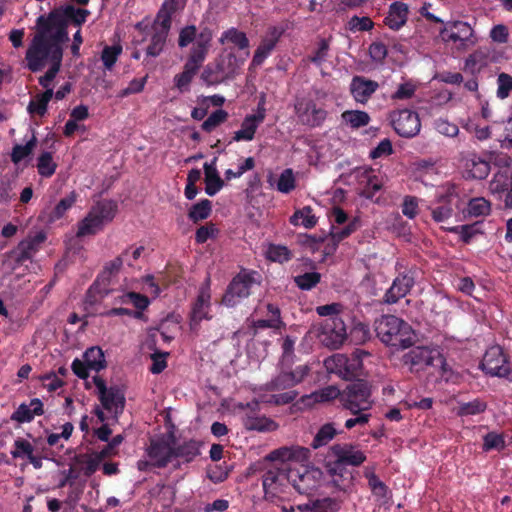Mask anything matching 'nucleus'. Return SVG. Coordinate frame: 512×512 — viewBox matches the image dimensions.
I'll list each match as a JSON object with an SVG mask.
<instances>
[{
	"mask_svg": "<svg viewBox=\"0 0 512 512\" xmlns=\"http://www.w3.org/2000/svg\"><path fill=\"white\" fill-rule=\"evenodd\" d=\"M54 90H45L38 93L28 104L27 110L30 114H37L43 117L47 113V107L53 98Z\"/></svg>",
	"mask_w": 512,
	"mask_h": 512,
	"instance_id": "37",
	"label": "nucleus"
},
{
	"mask_svg": "<svg viewBox=\"0 0 512 512\" xmlns=\"http://www.w3.org/2000/svg\"><path fill=\"white\" fill-rule=\"evenodd\" d=\"M341 119L351 129L365 127L371 120L369 114L361 110H346L341 114Z\"/></svg>",
	"mask_w": 512,
	"mask_h": 512,
	"instance_id": "39",
	"label": "nucleus"
},
{
	"mask_svg": "<svg viewBox=\"0 0 512 512\" xmlns=\"http://www.w3.org/2000/svg\"><path fill=\"white\" fill-rule=\"evenodd\" d=\"M402 364L411 373H419L428 367L439 368V376L448 382L451 379L452 371L448 367L444 356L436 349L425 346H417L402 356Z\"/></svg>",
	"mask_w": 512,
	"mask_h": 512,
	"instance_id": "4",
	"label": "nucleus"
},
{
	"mask_svg": "<svg viewBox=\"0 0 512 512\" xmlns=\"http://www.w3.org/2000/svg\"><path fill=\"white\" fill-rule=\"evenodd\" d=\"M391 123L395 132L404 138L416 136L421 128L418 114L409 109L394 111L391 114Z\"/></svg>",
	"mask_w": 512,
	"mask_h": 512,
	"instance_id": "16",
	"label": "nucleus"
},
{
	"mask_svg": "<svg viewBox=\"0 0 512 512\" xmlns=\"http://www.w3.org/2000/svg\"><path fill=\"white\" fill-rule=\"evenodd\" d=\"M378 88V82L357 75L352 78L349 89L356 102L365 104Z\"/></svg>",
	"mask_w": 512,
	"mask_h": 512,
	"instance_id": "23",
	"label": "nucleus"
},
{
	"mask_svg": "<svg viewBox=\"0 0 512 512\" xmlns=\"http://www.w3.org/2000/svg\"><path fill=\"white\" fill-rule=\"evenodd\" d=\"M358 228V219L354 218L350 221L345 227L338 228L332 226L331 228V238L335 245H338L342 240L348 238L352 233H354Z\"/></svg>",
	"mask_w": 512,
	"mask_h": 512,
	"instance_id": "56",
	"label": "nucleus"
},
{
	"mask_svg": "<svg viewBox=\"0 0 512 512\" xmlns=\"http://www.w3.org/2000/svg\"><path fill=\"white\" fill-rule=\"evenodd\" d=\"M337 434V431L332 423H327L321 426L311 443L314 449L327 445Z\"/></svg>",
	"mask_w": 512,
	"mask_h": 512,
	"instance_id": "53",
	"label": "nucleus"
},
{
	"mask_svg": "<svg viewBox=\"0 0 512 512\" xmlns=\"http://www.w3.org/2000/svg\"><path fill=\"white\" fill-rule=\"evenodd\" d=\"M509 363V355L501 346L494 345L486 350L480 368L486 375L503 378L509 382Z\"/></svg>",
	"mask_w": 512,
	"mask_h": 512,
	"instance_id": "13",
	"label": "nucleus"
},
{
	"mask_svg": "<svg viewBox=\"0 0 512 512\" xmlns=\"http://www.w3.org/2000/svg\"><path fill=\"white\" fill-rule=\"evenodd\" d=\"M260 278L261 276L257 271L241 269L228 284L222 297V303L228 307H234L242 299L250 296L255 285H260Z\"/></svg>",
	"mask_w": 512,
	"mask_h": 512,
	"instance_id": "11",
	"label": "nucleus"
},
{
	"mask_svg": "<svg viewBox=\"0 0 512 512\" xmlns=\"http://www.w3.org/2000/svg\"><path fill=\"white\" fill-rule=\"evenodd\" d=\"M310 368L307 365H299L293 371H282L275 378L266 384L268 391L286 392L273 394L270 402L275 405H285L292 403L298 396L297 391L292 390L294 386L301 383L308 375Z\"/></svg>",
	"mask_w": 512,
	"mask_h": 512,
	"instance_id": "6",
	"label": "nucleus"
},
{
	"mask_svg": "<svg viewBox=\"0 0 512 512\" xmlns=\"http://www.w3.org/2000/svg\"><path fill=\"white\" fill-rule=\"evenodd\" d=\"M76 201L77 193L75 191H71L66 197L62 198L50 212L49 222H55L61 219Z\"/></svg>",
	"mask_w": 512,
	"mask_h": 512,
	"instance_id": "45",
	"label": "nucleus"
},
{
	"mask_svg": "<svg viewBox=\"0 0 512 512\" xmlns=\"http://www.w3.org/2000/svg\"><path fill=\"white\" fill-rule=\"evenodd\" d=\"M118 211V205L113 200L103 199L94 204L87 215L77 224V238L94 236L113 221Z\"/></svg>",
	"mask_w": 512,
	"mask_h": 512,
	"instance_id": "5",
	"label": "nucleus"
},
{
	"mask_svg": "<svg viewBox=\"0 0 512 512\" xmlns=\"http://www.w3.org/2000/svg\"><path fill=\"white\" fill-rule=\"evenodd\" d=\"M44 414L43 403L38 398H33L29 404L22 403L12 413L11 420L18 423H29L35 416Z\"/></svg>",
	"mask_w": 512,
	"mask_h": 512,
	"instance_id": "27",
	"label": "nucleus"
},
{
	"mask_svg": "<svg viewBox=\"0 0 512 512\" xmlns=\"http://www.w3.org/2000/svg\"><path fill=\"white\" fill-rule=\"evenodd\" d=\"M25 60L27 68L34 73L43 70L47 64L50 65L38 82L45 90H53L51 84L61 69L63 48L33 37L26 50Z\"/></svg>",
	"mask_w": 512,
	"mask_h": 512,
	"instance_id": "2",
	"label": "nucleus"
},
{
	"mask_svg": "<svg viewBox=\"0 0 512 512\" xmlns=\"http://www.w3.org/2000/svg\"><path fill=\"white\" fill-rule=\"evenodd\" d=\"M210 299L211 294L208 279L207 284L200 289L197 299L194 301V323L202 319L209 320L212 318V315L209 314Z\"/></svg>",
	"mask_w": 512,
	"mask_h": 512,
	"instance_id": "30",
	"label": "nucleus"
},
{
	"mask_svg": "<svg viewBox=\"0 0 512 512\" xmlns=\"http://www.w3.org/2000/svg\"><path fill=\"white\" fill-rule=\"evenodd\" d=\"M370 356L368 351L355 349L349 356L335 354L325 360V366L331 373L345 380L358 378L363 374V358Z\"/></svg>",
	"mask_w": 512,
	"mask_h": 512,
	"instance_id": "9",
	"label": "nucleus"
},
{
	"mask_svg": "<svg viewBox=\"0 0 512 512\" xmlns=\"http://www.w3.org/2000/svg\"><path fill=\"white\" fill-rule=\"evenodd\" d=\"M38 250L33 246V242L28 240L21 241L15 251V262L17 265H23L26 261L31 260Z\"/></svg>",
	"mask_w": 512,
	"mask_h": 512,
	"instance_id": "55",
	"label": "nucleus"
},
{
	"mask_svg": "<svg viewBox=\"0 0 512 512\" xmlns=\"http://www.w3.org/2000/svg\"><path fill=\"white\" fill-rule=\"evenodd\" d=\"M487 54L481 50L474 51L466 60L464 69L471 74L479 73L488 64Z\"/></svg>",
	"mask_w": 512,
	"mask_h": 512,
	"instance_id": "47",
	"label": "nucleus"
},
{
	"mask_svg": "<svg viewBox=\"0 0 512 512\" xmlns=\"http://www.w3.org/2000/svg\"><path fill=\"white\" fill-rule=\"evenodd\" d=\"M226 41L233 43L240 50H244L249 47V40L246 34L233 27L222 33L220 42L224 43Z\"/></svg>",
	"mask_w": 512,
	"mask_h": 512,
	"instance_id": "49",
	"label": "nucleus"
},
{
	"mask_svg": "<svg viewBox=\"0 0 512 512\" xmlns=\"http://www.w3.org/2000/svg\"><path fill=\"white\" fill-rule=\"evenodd\" d=\"M439 35L443 42L457 44V48L461 50H466L476 42L472 27L460 20L446 22L440 29Z\"/></svg>",
	"mask_w": 512,
	"mask_h": 512,
	"instance_id": "15",
	"label": "nucleus"
},
{
	"mask_svg": "<svg viewBox=\"0 0 512 512\" xmlns=\"http://www.w3.org/2000/svg\"><path fill=\"white\" fill-rule=\"evenodd\" d=\"M373 326L376 336L386 346L400 350L414 345L415 334L412 327L397 316L382 315L375 319Z\"/></svg>",
	"mask_w": 512,
	"mask_h": 512,
	"instance_id": "3",
	"label": "nucleus"
},
{
	"mask_svg": "<svg viewBox=\"0 0 512 512\" xmlns=\"http://www.w3.org/2000/svg\"><path fill=\"white\" fill-rule=\"evenodd\" d=\"M340 402L351 414L369 411L374 403L371 385L363 379L349 383L341 392Z\"/></svg>",
	"mask_w": 512,
	"mask_h": 512,
	"instance_id": "10",
	"label": "nucleus"
},
{
	"mask_svg": "<svg viewBox=\"0 0 512 512\" xmlns=\"http://www.w3.org/2000/svg\"><path fill=\"white\" fill-rule=\"evenodd\" d=\"M261 123L263 122L251 114L246 115L241 123V128L234 132L233 141H252Z\"/></svg>",
	"mask_w": 512,
	"mask_h": 512,
	"instance_id": "31",
	"label": "nucleus"
},
{
	"mask_svg": "<svg viewBox=\"0 0 512 512\" xmlns=\"http://www.w3.org/2000/svg\"><path fill=\"white\" fill-rule=\"evenodd\" d=\"M409 8L404 2L396 1L389 6L388 13L384 18V23L391 30H400L408 20Z\"/></svg>",
	"mask_w": 512,
	"mask_h": 512,
	"instance_id": "26",
	"label": "nucleus"
},
{
	"mask_svg": "<svg viewBox=\"0 0 512 512\" xmlns=\"http://www.w3.org/2000/svg\"><path fill=\"white\" fill-rule=\"evenodd\" d=\"M414 278L408 273L399 274L383 296V303L395 304L404 298L414 286Z\"/></svg>",
	"mask_w": 512,
	"mask_h": 512,
	"instance_id": "21",
	"label": "nucleus"
},
{
	"mask_svg": "<svg viewBox=\"0 0 512 512\" xmlns=\"http://www.w3.org/2000/svg\"><path fill=\"white\" fill-rule=\"evenodd\" d=\"M512 184V177L509 176L508 171H498L493 175L489 184V189L493 194L505 193L509 186Z\"/></svg>",
	"mask_w": 512,
	"mask_h": 512,
	"instance_id": "50",
	"label": "nucleus"
},
{
	"mask_svg": "<svg viewBox=\"0 0 512 512\" xmlns=\"http://www.w3.org/2000/svg\"><path fill=\"white\" fill-rule=\"evenodd\" d=\"M290 223L295 226L301 224L305 228L311 229L317 224V218L310 206H304L302 209L294 212L290 217Z\"/></svg>",
	"mask_w": 512,
	"mask_h": 512,
	"instance_id": "42",
	"label": "nucleus"
},
{
	"mask_svg": "<svg viewBox=\"0 0 512 512\" xmlns=\"http://www.w3.org/2000/svg\"><path fill=\"white\" fill-rule=\"evenodd\" d=\"M347 338V328L340 316L325 320L321 332V340L325 346L338 349Z\"/></svg>",
	"mask_w": 512,
	"mask_h": 512,
	"instance_id": "17",
	"label": "nucleus"
},
{
	"mask_svg": "<svg viewBox=\"0 0 512 512\" xmlns=\"http://www.w3.org/2000/svg\"><path fill=\"white\" fill-rule=\"evenodd\" d=\"M112 276L113 274H111L108 269L103 268L93 285L87 291L86 297L90 303L97 301V298L94 296L95 292L99 293L101 298L108 294L109 290L106 288V285L109 284Z\"/></svg>",
	"mask_w": 512,
	"mask_h": 512,
	"instance_id": "34",
	"label": "nucleus"
},
{
	"mask_svg": "<svg viewBox=\"0 0 512 512\" xmlns=\"http://www.w3.org/2000/svg\"><path fill=\"white\" fill-rule=\"evenodd\" d=\"M323 473L319 468L300 465L288 468V483L303 495H311L321 484Z\"/></svg>",
	"mask_w": 512,
	"mask_h": 512,
	"instance_id": "12",
	"label": "nucleus"
},
{
	"mask_svg": "<svg viewBox=\"0 0 512 512\" xmlns=\"http://www.w3.org/2000/svg\"><path fill=\"white\" fill-rule=\"evenodd\" d=\"M296 187V179L291 168L284 169L279 176L276 188L279 192L288 194Z\"/></svg>",
	"mask_w": 512,
	"mask_h": 512,
	"instance_id": "58",
	"label": "nucleus"
},
{
	"mask_svg": "<svg viewBox=\"0 0 512 512\" xmlns=\"http://www.w3.org/2000/svg\"><path fill=\"white\" fill-rule=\"evenodd\" d=\"M333 455L336 457V464L340 466L351 465L360 466L366 461V455L352 444H335L331 447Z\"/></svg>",
	"mask_w": 512,
	"mask_h": 512,
	"instance_id": "20",
	"label": "nucleus"
},
{
	"mask_svg": "<svg viewBox=\"0 0 512 512\" xmlns=\"http://www.w3.org/2000/svg\"><path fill=\"white\" fill-rule=\"evenodd\" d=\"M242 424L247 430L251 431H273L277 428V424L270 418L263 415L257 416H242Z\"/></svg>",
	"mask_w": 512,
	"mask_h": 512,
	"instance_id": "32",
	"label": "nucleus"
},
{
	"mask_svg": "<svg viewBox=\"0 0 512 512\" xmlns=\"http://www.w3.org/2000/svg\"><path fill=\"white\" fill-rule=\"evenodd\" d=\"M38 174L44 178H50L56 172L57 163L53 160L51 152L44 151L37 158Z\"/></svg>",
	"mask_w": 512,
	"mask_h": 512,
	"instance_id": "43",
	"label": "nucleus"
},
{
	"mask_svg": "<svg viewBox=\"0 0 512 512\" xmlns=\"http://www.w3.org/2000/svg\"><path fill=\"white\" fill-rule=\"evenodd\" d=\"M328 472L331 477V485L338 490L343 497H349L354 488V473L346 466H340L336 462L328 464Z\"/></svg>",
	"mask_w": 512,
	"mask_h": 512,
	"instance_id": "19",
	"label": "nucleus"
},
{
	"mask_svg": "<svg viewBox=\"0 0 512 512\" xmlns=\"http://www.w3.org/2000/svg\"><path fill=\"white\" fill-rule=\"evenodd\" d=\"M225 79H231L236 74L243 60H239L233 51H224L214 62Z\"/></svg>",
	"mask_w": 512,
	"mask_h": 512,
	"instance_id": "29",
	"label": "nucleus"
},
{
	"mask_svg": "<svg viewBox=\"0 0 512 512\" xmlns=\"http://www.w3.org/2000/svg\"><path fill=\"white\" fill-rule=\"evenodd\" d=\"M294 112L298 123L309 128L321 127L327 118V111L310 97H296Z\"/></svg>",
	"mask_w": 512,
	"mask_h": 512,
	"instance_id": "14",
	"label": "nucleus"
},
{
	"mask_svg": "<svg viewBox=\"0 0 512 512\" xmlns=\"http://www.w3.org/2000/svg\"><path fill=\"white\" fill-rule=\"evenodd\" d=\"M349 338L355 344H364L371 338L370 328L367 324L357 322L350 330Z\"/></svg>",
	"mask_w": 512,
	"mask_h": 512,
	"instance_id": "57",
	"label": "nucleus"
},
{
	"mask_svg": "<svg viewBox=\"0 0 512 512\" xmlns=\"http://www.w3.org/2000/svg\"><path fill=\"white\" fill-rule=\"evenodd\" d=\"M274 48L275 46L272 42L269 43L262 39L259 46L254 52L251 66L258 67L262 65L265 59L271 54Z\"/></svg>",
	"mask_w": 512,
	"mask_h": 512,
	"instance_id": "62",
	"label": "nucleus"
},
{
	"mask_svg": "<svg viewBox=\"0 0 512 512\" xmlns=\"http://www.w3.org/2000/svg\"><path fill=\"white\" fill-rule=\"evenodd\" d=\"M121 303H132L138 310H145L150 301L147 296L137 292H127L120 296Z\"/></svg>",
	"mask_w": 512,
	"mask_h": 512,
	"instance_id": "63",
	"label": "nucleus"
},
{
	"mask_svg": "<svg viewBox=\"0 0 512 512\" xmlns=\"http://www.w3.org/2000/svg\"><path fill=\"white\" fill-rule=\"evenodd\" d=\"M267 258L273 262L284 263L292 258V253L286 246L271 244L267 250Z\"/></svg>",
	"mask_w": 512,
	"mask_h": 512,
	"instance_id": "60",
	"label": "nucleus"
},
{
	"mask_svg": "<svg viewBox=\"0 0 512 512\" xmlns=\"http://www.w3.org/2000/svg\"><path fill=\"white\" fill-rule=\"evenodd\" d=\"M467 215L470 217H485L491 213V203L483 197H475L469 200Z\"/></svg>",
	"mask_w": 512,
	"mask_h": 512,
	"instance_id": "46",
	"label": "nucleus"
},
{
	"mask_svg": "<svg viewBox=\"0 0 512 512\" xmlns=\"http://www.w3.org/2000/svg\"><path fill=\"white\" fill-rule=\"evenodd\" d=\"M212 40V32L209 29H204L198 35L194 27V74L198 67L205 60L206 55L210 49Z\"/></svg>",
	"mask_w": 512,
	"mask_h": 512,
	"instance_id": "28",
	"label": "nucleus"
},
{
	"mask_svg": "<svg viewBox=\"0 0 512 512\" xmlns=\"http://www.w3.org/2000/svg\"><path fill=\"white\" fill-rule=\"evenodd\" d=\"M346 497L337 495L334 497H323L315 499V512H339Z\"/></svg>",
	"mask_w": 512,
	"mask_h": 512,
	"instance_id": "41",
	"label": "nucleus"
},
{
	"mask_svg": "<svg viewBox=\"0 0 512 512\" xmlns=\"http://www.w3.org/2000/svg\"><path fill=\"white\" fill-rule=\"evenodd\" d=\"M330 50V43L327 39H320L317 47L307 56V61L311 62L317 67H321L328 59Z\"/></svg>",
	"mask_w": 512,
	"mask_h": 512,
	"instance_id": "48",
	"label": "nucleus"
},
{
	"mask_svg": "<svg viewBox=\"0 0 512 512\" xmlns=\"http://www.w3.org/2000/svg\"><path fill=\"white\" fill-rule=\"evenodd\" d=\"M103 460V457L98 452L94 454H80L75 457L76 463L81 466L85 476L87 477L97 471Z\"/></svg>",
	"mask_w": 512,
	"mask_h": 512,
	"instance_id": "40",
	"label": "nucleus"
},
{
	"mask_svg": "<svg viewBox=\"0 0 512 512\" xmlns=\"http://www.w3.org/2000/svg\"><path fill=\"white\" fill-rule=\"evenodd\" d=\"M288 464H282L280 468L267 470L262 476V486L266 500L273 501L279 493L283 492L284 482H288Z\"/></svg>",
	"mask_w": 512,
	"mask_h": 512,
	"instance_id": "18",
	"label": "nucleus"
},
{
	"mask_svg": "<svg viewBox=\"0 0 512 512\" xmlns=\"http://www.w3.org/2000/svg\"><path fill=\"white\" fill-rule=\"evenodd\" d=\"M89 15L90 11L85 8H76L71 4L60 6L37 18L33 37L63 48L69 41L68 25L71 23L80 27Z\"/></svg>",
	"mask_w": 512,
	"mask_h": 512,
	"instance_id": "1",
	"label": "nucleus"
},
{
	"mask_svg": "<svg viewBox=\"0 0 512 512\" xmlns=\"http://www.w3.org/2000/svg\"><path fill=\"white\" fill-rule=\"evenodd\" d=\"M37 145V138L33 133L32 138L25 145L16 144L12 148L10 154L11 161L14 164L20 163L24 158L28 157Z\"/></svg>",
	"mask_w": 512,
	"mask_h": 512,
	"instance_id": "52",
	"label": "nucleus"
},
{
	"mask_svg": "<svg viewBox=\"0 0 512 512\" xmlns=\"http://www.w3.org/2000/svg\"><path fill=\"white\" fill-rule=\"evenodd\" d=\"M176 444V437L172 431L151 438L147 455L152 461V465L157 468H164L182 456L184 450L177 447Z\"/></svg>",
	"mask_w": 512,
	"mask_h": 512,
	"instance_id": "8",
	"label": "nucleus"
},
{
	"mask_svg": "<svg viewBox=\"0 0 512 512\" xmlns=\"http://www.w3.org/2000/svg\"><path fill=\"white\" fill-rule=\"evenodd\" d=\"M466 169L471 178L483 180L490 173V164L488 161L473 155L470 159H467Z\"/></svg>",
	"mask_w": 512,
	"mask_h": 512,
	"instance_id": "35",
	"label": "nucleus"
},
{
	"mask_svg": "<svg viewBox=\"0 0 512 512\" xmlns=\"http://www.w3.org/2000/svg\"><path fill=\"white\" fill-rule=\"evenodd\" d=\"M34 446L32 443L24 438L18 437L15 439L11 455L15 459H27L34 454Z\"/></svg>",
	"mask_w": 512,
	"mask_h": 512,
	"instance_id": "54",
	"label": "nucleus"
},
{
	"mask_svg": "<svg viewBox=\"0 0 512 512\" xmlns=\"http://www.w3.org/2000/svg\"><path fill=\"white\" fill-rule=\"evenodd\" d=\"M121 52L122 47L120 45L105 46L103 48L101 60L107 70H111L113 68Z\"/></svg>",
	"mask_w": 512,
	"mask_h": 512,
	"instance_id": "61",
	"label": "nucleus"
},
{
	"mask_svg": "<svg viewBox=\"0 0 512 512\" xmlns=\"http://www.w3.org/2000/svg\"><path fill=\"white\" fill-rule=\"evenodd\" d=\"M321 274L318 272H306L294 277L296 286L301 290H311L320 283Z\"/></svg>",
	"mask_w": 512,
	"mask_h": 512,
	"instance_id": "59",
	"label": "nucleus"
},
{
	"mask_svg": "<svg viewBox=\"0 0 512 512\" xmlns=\"http://www.w3.org/2000/svg\"><path fill=\"white\" fill-rule=\"evenodd\" d=\"M227 118L228 113L225 110L217 109L202 123V129L205 132H211L221 123L225 122Z\"/></svg>",
	"mask_w": 512,
	"mask_h": 512,
	"instance_id": "64",
	"label": "nucleus"
},
{
	"mask_svg": "<svg viewBox=\"0 0 512 512\" xmlns=\"http://www.w3.org/2000/svg\"><path fill=\"white\" fill-rule=\"evenodd\" d=\"M168 2L162 4L150 28L143 26L142 22L136 24L135 28L140 31H146L150 35V43L146 48L147 56H159L166 44V40L171 28L173 14L166 11Z\"/></svg>",
	"mask_w": 512,
	"mask_h": 512,
	"instance_id": "7",
	"label": "nucleus"
},
{
	"mask_svg": "<svg viewBox=\"0 0 512 512\" xmlns=\"http://www.w3.org/2000/svg\"><path fill=\"white\" fill-rule=\"evenodd\" d=\"M192 82V54L188 56L184 66V70L175 75L174 87L181 93L188 92L190 90V84Z\"/></svg>",
	"mask_w": 512,
	"mask_h": 512,
	"instance_id": "44",
	"label": "nucleus"
},
{
	"mask_svg": "<svg viewBox=\"0 0 512 512\" xmlns=\"http://www.w3.org/2000/svg\"><path fill=\"white\" fill-rule=\"evenodd\" d=\"M204 170L205 192L209 196H214L223 188L224 180L213 165L205 163Z\"/></svg>",
	"mask_w": 512,
	"mask_h": 512,
	"instance_id": "33",
	"label": "nucleus"
},
{
	"mask_svg": "<svg viewBox=\"0 0 512 512\" xmlns=\"http://www.w3.org/2000/svg\"><path fill=\"white\" fill-rule=\"evenodd\" d=\"M457 196L453 186L448 187L446 192L437 196L438 206L431 208L432 219L437 222H444L452 217L453 207L452 199Z\"/></svg>",
	"mask_w": 512,
	"mask_h": 512,
	"instance_id": "25",
	"label": "nucleus"
},
{
	"mask_svg": "<svg viewBox=\"0 0 512 512\" xmlns=\"http://www.w3.org/2000/svg\"><path fill=\"white\" fill-rule=\"evenodd\" d=\"M311 451L309 448L302 446H284L279 449L273 450L270 453V459L274 461H281L282 464L289 462L304 463L309 461Z\"/></svg>",
	"mask_w": 512,
	"mask_h": 512,
	"instance_id": "22",
	"label": "nucleus"
},
{
	"mask_svg": "<svg viewBox=\"0 0 512 512\" xmlns=\"http://www.w3.org/2000/svg\"><path fill=\"white\" fill-rule=\"evenodd\" d=\"M99 400L103 408L113 413L116 418L124 411L126 399L123 391L118 386L109 387L106 393L99 396Z\"/></svg>",
	"mask_w": 512,
	"mask_h": 512,
	"instance_id": "24",
	"label": "nucleus"
},
{
	"mask_svg": "<svg viewBox=\"0 0 512 512\" xmlns=\"http://www.w3.org/2000/svg\"><path fill=\"white\" fill-rule=\"evenodd\" d=\"M487 408L486 402L476 398L470 402H461L457 407V415L460 417L473 416L483 413Z\"/></svg>",
	"mask_w": 512,
	"mask_h": 512,
	"instance_id": "51",
	"label": "nucleus"
},
{
	"mask_svg": "<svg viewBox=\"0 0 512 512\" xmlns=\"http://www.w3.org/2000/svg\"><path fill=\"white\" fill-rule=\"evenodd\" d=\"M481 223L482 222L477 221L472 224L453 226V227L447 228L446 231L453 233V234H458L460 236V240L464 244H470L472 239L476 235L483 233V231L480 228Z\"/></svg>",
	"mask_w": 512,
	"mask_h": 512,
	"instance_id": "38",
	"label": "nucleus"
},
{
	"mask_svg": "<svg viewBox=\"0 0 512 512\" xmlns=\"http://www.w3.org/2000/svg\"><path fill=\"white\" fill-rule=\"evenodd\" d=\"M83 360L87 363L90 370H94L96 372L101 371L107 366L104 352L98 346L88 348L83 354Z\"/></svg>",
	"mask_w": 512,
	"mask_h": 512,
	"instance_id": "36",
	"label": "nucleus"
}]
</instances>
